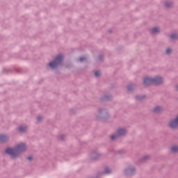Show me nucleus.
Here are the masks:
<instances>
[{"label":"nucleus","mask_w":178,"mask_h":178,"mask_svg":"<svg viewBox=\"0 0 178 178\" xmlns=\"http://www.w3.org/2000/svg\"><path fill=\"white\" fill-rule=\"evenodd\" d=\"M63 60H65V56L63 54H58L48 63V66L51 70H56L58 67H65V69H72L73 67L72 63H65Z\"/></svg>","instance_id":"obj_1"},{"label":"nucleus","mask_w":178,"mask_h":178,"mask_svg":"<svg viewBox=\"0 0 178 178\" xmlns=\"http://www.w3.org/2000/svg\"><path fill=\"white\" fill-rule=\"evenodd\" d=\"M26 149H27V145L25 143H19L15 147H8L5 149V154L12 158H19L22 152H26Z\"/></svg>","instance_id":"obj_2"},{"label":"nucleus","mask_w":178,"mask_h":178,"mask_svg":"<svg viewBox=\"0 0 178 178\" xmlns=\"http://www.w3.org/2000/svg\"><path fill=\"white\" fill-rule=\"evenodd\" d=\"M111 118V114L108 112L106 108H99V115H97V119L100 122H107L108 119Z\"/></svg>","instance_id":"obj_3"},{"label":"nucleus","mask_w":178,"mask_h":178,"mask_svg":"<svg viewBox=\"0 0 178 178\" xmlns=\"http://www.w3.org/2000/svg\"><path fill=\"white\" fill-rule=\"evenodd\" d=\"M136 172H137V170L136 169V167L133 165H129L128 166V168L124 169V175L128 177H131V176H134V175H136Z\"/></svg>","instance_id":"obj_4"},{"label":"nucleus","mask_w":178,"mask_h":178,"mask_svg":"<svg viewBox=\"0 0 178 178\" xmlns=\"http://www.w3.org/2000/svg\"><path fill=\"white\" fill-rule=\"evenodd\" d=\"M153 84L154 86H162V83L164 81L163 77L156 76L154 78H152Z\"/></svg>","instance_id":"obj_5"},{"label":"nucleus","mask_w":178,"mask_h":178,"mask_svg":"<svg viewBox=\"0 0 178 178\" xmlns=\"http://www.w3.org/2000/svg\"><path fill=\"white\" fill-rule=\"evenodd\" d=\"M99 158H101V154L97 152L94 151L90 154V161L92 162H97Z\"/></svg>","instance_id":"obj_6"},{"label":"nucleus","mask_w":178,"mask_h":178,"mask_svg":"<svg viewBox=\"0 0 178 178\" xmlns=\"http://www.w3.org/2000/svg\"><path fill=\"white\" fill-rule=\"evenodd\" d=\"M127 134V129L126 128H120L117 130V136L118 137H124Z\"/></svg>","instance_id":"obj_7"},{"label":"nucleus","mask_w":178,"mask_h":178,"mask_svg":"<svg viewBox=\"0 0 178 178\" xmlns=\"http://www.w3.org/2000/svg\"><path fill=\"white\" fill-rule=\"evenodd\" d=\"M151 84H153L152 78L146 76L143 79V85L145 87H149Z\"/></svg>","instance_id":"obj_8"},{"label":"nucleus","mask_w":178,"mask_h":178,"mask_svg":"<svg viewBox=\"0 0 178 178\" xmlns=\"http://www.w3.org/2000/svg\"><path fill=\"white\" fill-rule=\"evenodd\" d=\"M113 98L112 95H104L100 98L101 102H106V101H111Z\"/></svg>","instance_id":"obj_9"},{"label":"nucleus","mask_w":178,"mask_h":178,"mask_svg":"<svg viewBox=\"0 0 178 178\" xmlns=\"http://www.w3.org/2000/svg\"><path fill=\"white\" fill-rule=\"evenodd\" d=\"M127 90L129 92H133V91H134V90H136V88H137V85L136 83H132L129 85L127 87Z\"/></svg>","instance_id":"obj_10"},{"label":"nucleus","mask_w":178,"mask_h":178,"mask_svg":"<svg viewBox=\"0 0 178 178\" xmlns=\"http://www.w3.org/2000/svg\"><path fill=\"white\" fill-rule=\"evenodd\" d=\"M8 137L6 135L1 134L0 135V143H5L8 142Z\"/></svg>","instance_id":"obj_11"},{"label":"nucleus","mask_w":178,"mask_h":178,"mask_svg":"<svg viewBox=\"0 0 178 178\" xmlns=\"http://www.w3.org/2000/svg\"><path fill=\"white\" fill-rule=\"evenodd\" d=\"M163 111V108H162V107L157 106H156L154 109H153V112L154 113H161V112H162Z\"/></svg>","instance_id":"obj_12"},{"label":"nucleus","mask_w":178,"mask_h":178,"mask_svg":"<svg viewBox=\"0 0 178 178\" xmlns=\"http://www.w3.org/2000/svg\"><path fill=\"white\" fill-rule=\"evenodd\" d=\"M161 32V31L159 30V28L155 26V27H153L152 29V30L150 31V33L152 34H158Z\"/></svg>","instance_id":"obj_13"},{"label":"nucleus","mask_w":178,"mask_h":178,"mask_svg":"<svg viewBox=\"0 0 178 178\" xmlns=\"http://www.w3.org/2000/svg\"><path fill=\"white\" fill-rule=\"evenodd\" d=\"M111 169H109V167H106L104 168V172H100L99 173V176H101L102 175H109V173H111Z\"/></svg>","instance_id":"obj_14"},{"label":"nucleus","mask_w":178,"mask_h":178,"mask_svg":"<svg viewBox=\"0 0 178 178\" xmlns=\"http://www.w3.org/2000/svg\"><path fill=\"white\" fill-rule=\"evenodd\" d=\"M19 133H26L27 131V127L26 126H19L18 128Z\"/></svg>","instance_id":"obj_15"},{"label":"nucleus","mask_w":178,"mask_h":178,"mask_svg":"<svg viewBox=\"0 0 178 178\" xmlns=\"http://www.w3.org/2000/svg\"><path fill=\"white\" fill-rule=\"evenodd\" d=\"M149 159V156H144L138 160L139 163H143V162H145V161H148Z\"/></svg>","instance_id":"obj_16"},{"label":"nucleus","mask_w":178,"mask_h":178,"mask_svg":"<svg viewBox=\"0 0 178 178\" xmlns=\"http://www.w3.org/2000/svg\"><path fill=\"white\" fill-rule=\"evenodd\" d=\"M145 95H137L136 97H135V99L136 101H143L145 98Z\"/></svg>","instance_id":"obj_17"},{"label":"nucleus","mask_w":178,"mask_h":178,"mask_svg":"<svg viewBox=\"0 0 178 178\" xmlns=\"http://www.w3.org/2000/svg\"><path fill=\"white\" fill-rule=\"evenodd\" d=\"M172 152H174V154H176L178 152V146L174 145L171 147Z\"/></svg>","instance_id":"obj_18"},{"label":"nucleus","mask_w":178,"mask_h":178,"mask_svg":"<svg viewBox=\"0 0 178 178\" xmlns=\"http://www.w3.org/2000/svg\"><path fill=\"white\" fill-rule=\"evenodd\" d=\"M171 40H178V34L177 33H172L170 36Z\"/></svg>","instance_id":"obj_19"},{"label":"nucleus","mask_w":178,"mask_h":178,"mask_svg":"<svg viewBox=\"0 0 178 178\" xmlns=\"http://www.w3.org/2000/svg\"><path fill=\"white\" fill-rule=\"evenodd\" d=\"M172 5H173V3L172 2H166L165 3V6L167 7L168 8H172Z\"/></svg>","instance_id":"obj_20"},{"label":"nucleus","mask_w":178,"mask_h":178,"mask_svg":"<svg viewBox=\"0 0 178 178\" xmlns=\"http://www.w3.org/2000/svg\"><path fill=\"white\" fill-rule=\"evenodd\" d=\"M172 52H173V49H172V48H168L165 51V54L167 55H170V54H172Z\"/></svg>","instance_id":"obj_21"},{"label":"nucleus","mask_w":178,"mask_h":178,"mask_svg":"<svg viewBox=\"0 0 178 178\" xmlns=\"http://www.w3.org/2000/svg\"><path fill=\"white\" fill-rule=\"evenodd\" d=\"M118 137H119L118 135H112L110 136V138H111V141H115V140H116V138H118Z\"/></svg>","instance_id":"obj_22"},{"label":"nucleus","mask_w":178,"mask_h":178,"mask_svg":"<svg viewBox=\"0 0 178 178\" xmlns=\"http://www.w3.org/2000/svg\"><path fill=\"white\" fill-rule=\"evenodd\" d=\"M98 59L100 62H104V55L102 54L99 55Z\"/></svg>","instance_id":"obj_23"},{"label":"nucleus","mask_w":178,"mask_h":178,"mask_svg":"<svg viewBox=\"0 0 178 178\" xmlns=\"http://www.w3.org/2000/svg\"><path fill=\"white\" fill-rule=\"evenodd\" d=\"M95 77H99V76H101V72L95 71Z\"/></svg>","instance_id":"obj_24"},{"label":"nucleus","mask_w":178,"mask_h":178,"mask_svg":"<svg viewBox=\"0 0 178 178\" xmlns=\"http://www.w3.org/2000/svg\"><path fill=\"white\" fill-rule=\"evenodd\" d=\"M84 60H87V58L84 56L79 58V61L84 62Z\"/></svg>","instance_id":"obj_25"},{"label":"nucleus","mask_w":178,"mask_h":178,"mask_svg":"<svg viewBox=\"0 0 178 178\" xmlns=\"http://www.w3.org/2000/svg\"><path fill=\"white\" fill-rule=\"evenodd\" d=\"M27 159L29 162H31L33 161V159H34V157H33V156H29L27 157Z\"/></svg>","instance_id":"obj_26"},{"label":"nucleus","mask_w":178,"mask_h":178,"mask_svg":"<svg viewBox=\"0 0 178 178\" xmlns=\"http://www.w3.org/2000/svg\"><path fill=\"white\" fill-rule=\"evenodd\" d=\"M124 152H124V150H119L116 153L120 154V155H123V154H124Z\"/></svg>","instance_id":"obj_27"},{"label":"nucleus","mask_w":178,"mask_h":178,"mask_svg":"<svg viewBox=\"0 0 178 178\" xmlns=\"http://www.w3.org/2000/svg\"><path fill=\"white\" fill-rule=\"evenodd\" d=\"M9 72H10V70H8L7 69H4L3 70V73L8 74V73H9Z\"/></svg>","instance_id":"obj_28"},{"label":"nucleus","mask_w":178,"mask_h":178,"mask_svg":"<svg viewBox=\"0 0 178 178\" xmlns=\"http://www.w3.org/2000/svg\"><path fill=\"white\" fill-rule=\"evenodd\" d=\"M60 139L61 140V141H65V135H60Z\"/></svg>","instance_id":"obj_29"},{"label":"nucleus","mask_w":178,"mask_h":178,"mask_svg":"<svg viewBox=\"0 0 178 178\" xmlns=\"http://www.w3.org/2000/svg\"><path fill=\"white\" fill-rule=\"evenodd\" d=\"M70 113H72V115H73L74 113H76V110L74 108H72L70 110Z\"/></svg>","instance_id":"obj_30"},{"label":"nucleus","mask_w":178,"mask_h":178,"mask_svg":"<svg viewBox=\"0 0 178 178\" xmlns=\"http://www.w3.org/2000/svg\"><path fill=\"white\" fill-rule=\"evenodd\" d=\"M37 120H38V122H40V120H42V117L38 116L37 118Z\"/></svg>","instance_id":"obj_31"},{"label":"nucleus","mask_w":178,"mask_h":178,"mask_svg":"<svg viewBox=\"0 0 178 178\" xmlns=\"http://www.w3.org/2000/svg\"><path fill=\"white\" fill-rule=\"evenodd\" d=\"M56 74H59V71H56Z\"/></svg>","instance_id":"obj_32"},{"label":"nucleus","mask_w":178,"mask_h":178,"mask_svg":"<svg viewBox=\"0 0 178 178\" xmlns=\"http://www.w3.org/2000/svg\"><path fill=\"white\" fill-rule=\"evenodd\" d=\"M108 33H112V29L108 30Z\"/></svg>","instance_id":"obj_33"}]
</instances>
